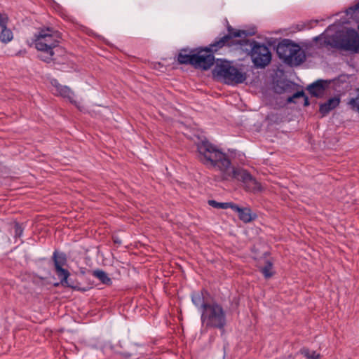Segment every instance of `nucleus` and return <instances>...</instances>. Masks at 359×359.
I'll use <instances>...</instances> for the list:
<instances>
[{
	"mask_svg": "<svg viewBox=\"0 0 359 359\" xmlns=\"http://www.w3.org/2000/svg\"><path fill=\"white\" fill-rule=\"evenodd\" d=\"M197 157L198 160L208 168H217L222 173L226 172V169L231 165V161L226 154L217 147L206 140L197 143Z\"/></svg>",
	"mask_w": 359,
	"mask_h": 359,
	"instance_id": "obj_1",
	"label": "nucleus"
},
{
	"mask_svg": "<svg viewBox=\"0 0 359 359\" xmlns=\"http://www.w3.org/2000/svg\"><path fill=\"white\" fill-rule=\"evenodd\" d=\"M34 45L41 52V60L49 62L53 60L54 49L59 45V34L50 28L42 29L35 35Z\"/></svg>",
	"mask_w": 359,
	"mask_h": 359,
	"instance_id": "obj_2",
	"label": "nucleus"
},
{
	"mask_svg": "<svg viewBox=\"0 0 359 359\" xmlns=\"http://www.w3.org/2000/svg\"><path fill=\"white\" fill-rule=\"evenodd\" d=\"M212 74L218 80L231 86L242 83L247 79L245 72L231 65L228 61L217 62Z\"/></svg>",
	"mask_w": 359,
	"mask_h": 359,
	"instance_id": "obj_3",
	"label": "nucleus"
},
{
	"mask_svg": "<svg viewBox=\"0 0 359 359\" xmlns=\"http://www.w3.org/2000/svg\"><path fill=\"white\" fill-rule=\"evenodd\" d=\"M201 320L203 324L207 327L222 328L226 323L224 311L222 306L217 304H205L203 305Z\"/></svg>",
	"mask_w": 359,
	"mask_h": 359,
	"instance_id": "obj_4",
	"label": "nucleus"
},
{
	"mask_svg": "<svg viewBox=\"0 0 359 359\" xmlns=\"http://www.w3.org/2000/svg\"><path fill=\"white\" fill-rule=\"evenodd\" d=\"M251 57L256 67H264L269 64L271 54L265 45L255 43L252 48Z\"/></svg>",
	"mask_w": 359,
	"mask_h": 359,
	"instance_id": "obj_5",
	"label": "nucleus"
},
{
	"mask_svg": "<svg viewBox=\"0 0 359 359\" xmlns=\"http://www.w3.org/2000/svg\"><path fill=\"white\" fill-rule=\"evenodd\" d=\"M338 46L344 50L358 52L359 50V34L353 29H348L338 43Z\"/></svg>",
	"mask_w": 359,
	"mask_h": 359,
	"instance_id": "obj_6",
	"label": "nucleus"
},
{
	"mask_svg": "<svg viewBox=\"0 0 359 359\" xmlns=\"http://www.w3.org/2000/svg\"><path fill=\"white\" fill-rule=\"evenodd\" d=\"M229 34L210 44L208 49L210 52H216L224 46H231L234 43L233 38L241 37L245 34V31L234 30L231 26L228 27Z\"/></svg>",
	"mask_w": 359,
	"mask_h": 359,
	"instance_id": "obj_7",
	"label": "nucleus"
},
{
	"mask_svg": "<svg viewBox=\"0 0 359 359\" xmlns=\"http://www.w3.org/2000/svg\"><path fill=\"white\" fill-rule=\"evenodd\" d=\"M193 59V66L203 70L209 69L215 62V57L208 48L194 54Z\"/></svg>",
	"mask_w": 359,
	"mask_h": 359,
	"instance_id": "obj_8",
	"label": "nucleus"
},
{
	"mask_svg": "<svg viewBox=\"0 0 359 359\" xmlns=\"http://www.w3.org/2000/svg\"><path fill=\"white\" fill-rule=\"evenodd\" d=\"M53 259L56 273L60 279V284L65 287H73V285L68 280L69 273L62 268L66 263L65 255L64 254H57L55 252Z\"/></svg>",
	"mask_w": 359,
	"mask_h": 359,
	"instance_id": "obj_9",
	"label": "nucleus"
},
{
	"mask_svg": "<svg viewBox=\"0 0 359 359\" xmlns=\"http://www.w3.org/2000/svg\"><path fill=\"white\" fill-rule=\"evenodd\" d=\"M297 46L298 45L290 42L281 43L277 47V53L285 62L289 65L294 52L297 50Z\"/></svg>",
	"mask_w": 359,
	"mask_h": 359,
	"instance_id": "obj_10",
	"label": "nucleus"
},
{
	"mask_svg": "<svg viewBox=\"0 0 359 359\" xmlns=\"http://www.w3.org/2000/svg\"><path fill=\"white\" fill-rule=\"evenodd\" d=\"M226 172L228 174L224 173L222 175L223 180L234 178L242 181L243 184L252 176L247 170L239 168L231 167V165L226 169Z\"/></svg>",
	"mask_w": 359,
	"mask_h": 359,
	"instance_id": "obj_11",
	"label": "nucleus"
},
{
	"mask_svg": "<svg viewBox=\"0 0 359 359\" xmlns=\"http://www.w3.org/2000/svg\"><path fill=\"white\" fill-rule=\"evenodd\" d=\"M50 83L53 87L52 90L55 95L67 98L71 102L76 104V102L74 100V93L69 87L60 85L56 79H52L50 81Z\"/></svg>",
	"mask_w": 359,
	"mask_h": 359,
	"instance_id": "obj_12",
	"label": "nucleus"
},
{
	"mask_svg": "<svg viewBox=\"0 0 359 359\" xmlns=\"http://www.w3.org/2000/svg\"><path fill=\"white\" fill-rule=\"evenodd\" d=\"M8 22V15L6 13H0V41L4 43H7L13 39L11 29L7 27Z\"/></svg>",
	"mask_w": 359,
	"mask_h": 359,
	"instance_id": "obj_13",
	"label": "nucleus"
},
{
	"mask_svg": "<svg viewBox=\"0 0 359 359\" xmlns=\"http://www.w3.org/2000/svg\"><path fill=\"white\" fill-rule=\"evenodd\" d=\"M325 86L326 82L320 80L309 86L307 89L311 95L320 97L323 95Z\"/></svg>",
	"mask_w": 359,
	"mask_h": 359,
	"instance_id": "obj_14",
	"label": "nucleus"
},
{
	"mask_svg": "<svg viewBox=\"0 0 359 359\" xmlns=\"http://www.w3.org/2000/svg\"><path fill=\"white\" fill-rule=\"evenodd\" d=\"M339 104V99L337 97L330 98L327 102L320 106V112L324 116L330 111L337 107Z\"/></svg>",
	"mask_w": 359,
	"mask_h": 359,
	"instance_id": "obj_15",
	"label": "nucleus"
},
{
	"mask_svg": "<svg viewBox=\"0 0 359 359\" xmlns=\"http://www.w3.org/2000/svg\"><path fill=\"white\" fill-rule=\"evenodd\" d=\"M297 49V50H295V52H294L292 59H290L289 65L291 66L299 65L305 60L306 56L304 50H302L299 46Z\"/></svg>",
	"mask_w": 359,
	"mask_h": 359,
	"instance_id": "obj_16",
	"label": "nucleus"
},
{
	"mask_svg": "<svg viewBox=\"0 0 359 359\" xmlns=\"http://www.w3.org/2000/svg\"><path fill=\"white\" fill-rule=\"evenodd\" d=\"M247 191L252 192H258L262 190L261 184L257 182L252 176L244 184Z\"/></svg>",
	"mask_w": 359,
	"mask_h": 359,
	"instance_id": "obj_17",
	"label": "nucleus"
},
{
	"mask_svg": "<svg viewBox=\"0 0 359 359\" xmlns=\"http://www.w3.org/2000/svg\"><path fill=\"white\" fill-rule=\"evenodd\" d=\"M238 215L239 219L245 223L252 221L256 217L248 208H242Z\"/></svg>",
	"mask_w": 359,
	"mask_h": 359,
	"instance_id": "obj_18",
	"label": "nucleus"
},
{
	"mask_svg": "<svg viewBox=\"0 0 359 359\" xmlns=\"http://www.w3.org/2000/svg\"><path fill=\"white\" fill-rule=\"evenodd\" d=\"M194 54H187L185 51H182L179 53L177 61L180 64H190L193 66Z\"/></svg>",
	"mask_w": 359,
	"mask_h": 359,
	"instance_id": "obj_19",
	"label": "nucleus"
},
{
	"mask_svg": "<svg viewBox=\"0 0 359 359\" xmlns=\"http://www.w3.org/2000/svg\"><path fill=\"white\" fill-rule=\"evenodd\" d=\"M260 270L266 278L271 277L273 274V264L269 260L265 262V266L262 267Z\"/></svg>",
	"mask_w": 359,
	"mask_h": 359,
	"instance_id": "obj_20",
	"label": "nucleus"
},
{
	"mask_svg": "<svg viewBox=\"0 0 359 359\" xmlns=\"http://www.w3.org/2000/svg\"><path fill=\"white\" fill-rule=\"evenodd\" d=\"M94 275L104 284L109 285L111 282V279L108 277L107 274L103 271H94Z\"/></svg>",
	"mask_w": 359,
	"mask_h": 359,
	"instance_id": "obj_21",
	"label": "nucleus"
},
{
	"mask_svg": "<svg viewBox=\"0 0 359 359\" xmlns=\"http://www.w3.org/2000/svg\"><path fill=\"white\" fill-rule=\"evenodd\" d=\"M302 98L304 106H308L309 104L308 97L305 95L303 91H299L295 93L292 97H290L287 100L289 102H294V99Z\"/></svg>",
	"mask_w": 359,
	"mask_h": 359,
	"instance_id": "obj_22",
	"label": "nucleus"
},
{
	"mask_svg": "<svg viewBox=\"0 0 359 359\" xmlns=\"http://www.w3.org/2000/svg\"><path fill=\"white\" fill-rule=\"evenodd\" d=\"M300 352L302 355L309 359H318L320 356V355L316 351L309 350L308 348H302L301 349Z\"/></svg>",
	"mask_w": 359,
	"mask_h": 359,
	"instance_id": "obj_23",
	"label": "nucleus"
},
{
	"mask_svg": "<svg viewBox=\"0 0 359 359\" xmlns=\"http://www.w3.org/2000/svg\"><path fill=\"white\" fill-rule=\"evenodd\" d=\"M191 299H192V302L196 306H201V307L203 308V305H205V304H204L203 302V300H202V294H200V293H194L191 296Z\"/></svg>",
	"mask_w": 359,
	"mask_h": 359,
	"instance_id": "obj_24",
	"label": "nucleus"
},
{
	"mask_svg": "<svg viewBox=\"0 0 359 359\" xmlns=\"http://www.w3.org/2000/svg\"><path fill=\"white\" fill-rule=\"evenodd\" d=\"M348 104L351 109L359 112V90H358L357 97L355 98H351L348 102Z\"/></svg>",
	"mask_w": 359,
	"mask_h": 359,
	"instance_id": "obj_25",
	"label": "nucleus"
},
{
	"mask_svg": "<svg viewBox=\"0 0 359 359\" xmlns=\"http://www.w3.org/2000/svg\"><path fill=\"white\" fill-rule=\"evenodd\" d=\"M208 204L214 207L215 208H219V209H227L228 208V203H218L215 201L210 200L208 201Z\"/></svg>",
	"mask_w": 359,
	"mask_h": 359,
	"instance_id": "obj_26",
	"label": "nucleus"
},
{
	"mask_svg": "<svg viewBox=\"0 0 359 359\" xmlns=\"http://www.w3.org/2000/svg\"><path fill=\"white\" fill-rule=\"evenodd\" d=\"M228 208H231L233 211L238 213L242 208L238 207L237 205H236L233 203H228Z\"/></svg>",
	"mask_w": 359,
	"mask_h": 359,
	"instance_id": "obj_27",
	"label": "nucleus"
},
{
	"mask_svg": "<svg viewBox=\"0 0 359 359\" xmlns=\"http://www.w3.org/2000/svg\"><path fill=\"white\" fill-rule=\"evenodd\" d=\"M14 227H15V231L16 235L20 236L22 232L20 226L18 224H15Z\"/></svg>",
	"mask_w": 359,
	"mask_h": 359,
	"instance_id": "obj_28",
	"label": "nucleus"
}]
</instances>
